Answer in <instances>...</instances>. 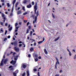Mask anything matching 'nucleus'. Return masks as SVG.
<instances>
[{
    "instance_id": "f257e3e1",
    "label": "nucleus",
    "mask_w": 76,
    "mask_h": 76,
    "mask_svg": "<svg viewBox=\"0 0 76 76\" xmlns=\"http://www.w3.org/2000/svg\"><path fill=\"white\" fill-rule=\"evenodd\" d=\"M34 13L36 14V16L34 18V20L33 21V23L34 24L35 22L37 23V17L39 16V13H38V10L37 12V3H36L35 5L34 6Z\"/></svg>"
},
{
    "instance_id": "f03ea898",
    "label": "nucleus",
    "mask_w": 76,
    "mask_h": 76,
    "mask_svg": "<svg viewBox=\"0 0 76 76\" xmlns=\"http://www.w3.org/2000/svg\"><path fill=\"white\" fill-rule=\"evenodd\" d=\"M17 57H18V56H17L16 57H15L14 58V60L15 61H13V60H12L10 62V63H11V64H12L13 65H14V64H15L16 63V60H17L18 59V58H17Z\"/></svg>"
},
{
    "instance_id": "7ed1b4c3",
    "label": "nucleus",
    "mask_w": 76,
    "mask_h": 76,
    "mask_svg": "<svg viewBox=\"0 0 76 76\" xmlns=\"http://www.w3.org/2000/svg\"><path fill=\"white\" fill-rule=\"evenodd\" d=\"M5 15L4 14L2 13V17L3 18V19L4 20V22H5V20H6V17H5Z\"/></svg>"
},
{
    "instance_id": "20e7f679",
    "label": "nucleus",
    "mask_w": 76,
    "mask_h": 76,
    "mask_svg": "<svg viewBox=\"0 0 76 76\" xmlns=\"http://www.w3.org/2000/svg\"><path fill=\"white\" fill-rule=\"evenodd\" d=\"M11 44L12 45H14V46H17V42L16 41H15V42H13L11 43Z\"/></svg>"
},
{
    "instance_id": "39448f33",
    "label": "nucleus",
    "mask_w": 76,
    "mask_h": 76,
    "mask_svg": "<svg viewBox=\"0 0 76 76\" xmlns=\"http://www.w3.org/2000/svg\"><path fill=\"white\" fill-rule=\"evenodd\" d=\"M14 50L17 52H19V48H17L16 47H15L14 48Z\"/></svg>"
},
{
    "instance_id": "423d86ee",
    "label": "nucleus",
    "mask_w": 76,
    "mask_h": 76,
    "mask_svg": "<svg viewBox=\"0 0 76 76\" xmlns=\"http://www.w3.org/2000/svg\"><path fill=\"white\" fill-rule=\"evenodd\" d=\"M55 58L57 61L56 62V65H57V64H60V63H59V62H58V58H57V57H55Z\"/></svg>"
},
{
    "instance_id": "0eeeda50",
    "label": "nucleus",
    "mask_w": 76,
    "mask_h": 76,
    "mask_svg": "<svg viewBox=\"0 0 76 76\" xmlns=\"http://www.w3.org/2000/svg\"><path fill=\"white\" fill-rule=\"evenodd\" d=\"M29 2V0H24L23 1V3H24V4H26V3H28V2Z\"/></svg>"
},
{
    "instance_id": "6e6552de",
    "label": "nucleus",
    "mask_w": 76,
    "mask_h": 76,
    "mask_svg": "<svg viewBox=\"0 0 76 76\" xmlns=\"http://www.w3.org/2000/svg\"><path fill=\"white\" fill-rule=\"evenodd\" d=\"M44 40H45V39H44V38H43V41H40L39 42H38V44H41V43H42V42H43V41H44Z\"/></svg>"
},
{
    "instance_id": "1a4fd4ad",
    "label": "nucleus",
    "mask_w": 76,
    "mask_h": 76,
    "mask_svg": "<svg viewBox=\"0 0 76 76\" xmlns=\"http://www.w3.org/2000/svg\"><path fill=\"white\" fill-rule=\"evenodd\" d=\"M4 60V59H2V61H1V62L0 63V66H3V61Z\"/></svg>"
},
{
    "instance_id": "9d476101",
    "label": "nucleus",
    "mask_w": 76,
    "mask_h": 76,
    "mask_svg": "<svg viewBox=\"0 0 76 76\" xmlns=\"http://www.w3.org/2000/svg\"><path fill=\"white\" fill-rule=\"evenodd\" d=\"M44 52L45 54H48V52L47 51L46 49H44Z\"/></svg>"
},
{
    "instance_id": "9b49d317",
    "label": "nucleus",
    "mask_w": 76,
    "mask_h": 76,
    "mask_svg": "<svg viewBox=\"0 0 76 76\" xmlns=\"http://www.w3.org/2000/svg\"><path fill=\"white\" fill-rule=\"evenodd\" d=\"M34 57H35V58H37L38 57V54H35L34 53V54L33 55Z\"/></svg>"
},
{
    "instance_id": "f8f14e48",
    "label": "nucleus",
    "mask_w": 76,
    "mask_h": 76,
    "mask_svg": "<svg viewBox=\"0 0 76 76\" xmlns=\"http://www.w3.org/2000/svg\"><path fill=\"white\" fill-rule=\"evenodd\" d=\"M32 7V5L31 4H29L27 6V8H31Z\"/></svg>"
},
{
    "instance_id": "ddd939ff",
    "label": "nucleus",
    "mask_w": 76,
    "mask_h": 76,
    "mask_svg": "<svg viewBox=\"0 0 76 76\" xmlns=\"http://www.w3.org/2000/svg\"><path fill=\"white\" fill-rule=\"evenodd\" d=\"M8 61V59H4V63H6Z\"/></svg>"
},
{
    "instance_id": "4468645a",
    "label": "nucleus",
    "mask_w": 76,
    "mask_h": 76,
    "mask_svg": "<svg viewBox=\"0 0 76 76\" xmlns=\"http://www.w3.org/2000/svg\"><path fill=\"white\" fill-rule=\"evenodd\" d=\"M27 73V76H29V71H26Z\"/></svg>"
},
{
    "instance_id": "2eb2a0df",
    "label": "nucleus",
    "mask_w": 76,
    "mask_h": 76,
    "mask_svg": "<svg viewBox=\"0 0 76 76\" xmlns=\"http://www.w3.org/2000/svg\"><path fill=\"white\" fill-rule=\"evenodd\" d=\"M21 13H22V12H21V11L20 10L18 11L17 12L18 15H19V14H21Z\"/></svg>"
},
{
    "instance_id": "dca6fc26",
    "label": "nucleus",
    "mask_w": 76,
    "mask_h": 76,
    "mask_svg": "<svg viewBox=\"0 0 76 76\" xmlns=\"http://www.w3.org/2000/svg\"><path fill=\"white\" fill-rule=\"evenodd\" d=\"M22 67L23 68H24V69H25V68L26 67V66L25 65L23 64L22 65Z\"/></svg>"
},
{
    "instance_id": "f3484780",
    "label": "nucleus",
    "mask_w": 76,
    "mask_h": 76,
    "mask_svg": "<svg viewBox=\"0 0 76 76\" xmlns=\"http://www.w3.org/2000/svg\"><path fill=\"white\" fill-rule=\"evenodd\" d=\"M15 2H16V0H14L12 2V4L13 6H14V4H15Z\"/></svg>"
},
{
    "instance_id": "a211bd4d",
    "label": "nucleus",
    "mask_w": 76,
    "mask_h": 76,
    "mask_svg": "<svg viewBox=\"0 0 76 76\" xmlns=\"http://www.w3.org/2000/svg\"><path fill=\"white\" fill-rule=\"evenodd\" d=\"M59 38H60L59 37H57L56 39H55L54 40L55 41H57L59 39Z\"/></svg>"
},
{
    "instance_id": "6ab92c4d",
    "label": "nucleus",
    "mask_w": 76,
    "mask_h": 76,
    "mask_svg": "<svg viewBox=\"0 0 76 76\" xmlns=\"http://www.w3.org/2000/svg\"><path fill=\"white\" fill-rule=\"evenodd\" d=\"M34 61L35 62H37L38 61V59L37 58H34Z\"/></svg>"
},
{
    "instance_id": "aec40b11",
    "label": "nucleus",
    "mask_w": 76,
    "mask_h": 76,
    "mask_svg": "<svg viewBox=\"0 0 76 76\" xmlns=\"http://www.w3.org/2000/svg\"><path fill=\"white\" fill-rule=\"evenodd\" d=\"M18 4H19V2H17V3H16V4L15 5V7H18Z\"/></svg>"
},
{
    "instance_id": "412c9836",
    "label": "nucleus",
    "mask_w": 76,
    "mask_h": 76,
    "mask_svg": "<svg viewBox=\"0 0 76 76\" xmlns=\"http://www.w3.org/2000/svg\"><path fill=\"white\" fill-rule=\"evenodd\" d=\"M30 51H33L34 50V48H31L30 49Z\"/></svg>"
},
{
    "instance_id": "4be33fe9",
    "label": "nucleus",
    "mask_w": 76,
    "mask_h": 76,
    "mask_svg": "<svg viewBox=\"0 0 76 76\" xmlns=\"http://www.w3.org/2000/svg\"><path fill=\"white\" fill-rule=\"evenodd\" d=\"M7 7H10V4H9V3H7Z\"/></svg>"
},
{
    "instance_id": "5701e85b",
    "label": "nucleus",
    "mask_w": 76,
    "mask_h": 76,
    "mask_svg": "<svg viewBox=\"0 0 76 76\" xmlns=\"http://www.w3.org/2000/svg\"><path fill=\"white\" fill-rule=\"evenodd\" d=\"M32 31H31L30 32V36H32Z\"/></svg>"
},
{
    "instance_id": "b1692460",
    "label": "nucleus",
    "mask_w": 76,
    "mask_h": 76,
    "mask_svg": "<svg viewBox=\"0 0 76 76\" xmlns=\"http://www.w3.org/2000/svg\"><path fill=\"white\" fill-rule=\"evenodd\" d=\"M26 14H28V12H26L23 13V15H26Z\"/></svg>"
},
{
    "instance_id": "393cba45",
    "label": "nucleus",
    "mask_w": 76,
    "mask_h": 76,
    "mask_svg": "<svg viewBox=\"0 0 76 76\" xmlns=\"http://www.w3.org/2000/svg\"><path fill=\"white\" fill-rule=\"evenodd\" d=\"M12 53H13V55H15L16 54V53H13V52H12V51H11L10 54H12Z\"/></svg>"
},
{
    "instance_id": "a878e982",
    "label": "nucleus",
    "mask_w": 76,
    "mask_h": 76,
    "mask_svg": "<svg viewBox=\"0 0 76 76\" xmlns=\"http://www.w3.org/2000/svg\"><path fill=\"white\" fill-rule=\"evenodd\" d=\"M12 29V27H11L9 29V31H11Z\"/></svg>"
},
{
    "instance_id": "bb28decb",
    "label": "nucleus",
    "mask_w": 76,
    "mask_h": 76,
    "mask_svg": "<svg viewBox=\"0 0 76 76\" xmlns=\"http://www.w3.org/2000/svg\"><path fill=\"white\" fill-rule=\"evenodd\" d=\"M13 75H14V76H16L17 73H15V72H13Z\"/></svg>"
},
{
    "instance_id": "cd10ccee",
    "label": "nucleus",
    "mask_w": 76,
    "mask_h": 76,
    "mask_svg": "<svg viewBox=\"0 0 76 76\" xmlns=\"http://www.w3.org/2000/svg\"><path fill=\"white\" fill-rule=\"evenodd\" d=\"M22 10L24 11H25V7H23L22 8Z\"/></svg>"
},
{
    "instance_id": "c85d7f7f",
    "label": "nucleus",
    "mask_w": 76,
    "mask_h": 76,
    "mask_svg": "<svg viewBox=\"0 0 76 76\" xmlns=\"http://www.w3.org/2000/svg\"><path fill=\"white\" fill-rule=\"evenodd\" d=\"M15 73H18L19 72V70H17L15 72Z\"/></svg>"
},
{
    "instance_id": "c756f323",
    "label": "nucleus",
    "mask_w": 76,
    "mask_h": 76,
    "mask_svg": "<svg viewBox=\"0 0 76 76\" xmlns=\"http://www.w3.org/2000/svg\"><path fill=\"white\" fill-rule=\"evenodd\" d=\"M31 17H32V18H33L34 19L35 17V15H31Z\"/></svg>"
},
{
    "instance_id": "7c9ffc66",
    "label": "nucleus",
    "mask_w": 76,
    "mask_h": 76,
    "mask_svg": "<svg viewBox=\"0 0 76 76\" xmlns=\"http://www.w3.org/2000/svg\"><path fill=\"white\" fill-rule=\"evenodd\" d=\"M29 29H27V30L26 32V34H28V33H29Z\"/></svg>"
},
{
    "instance_id": "2f4dec72",
    "label": "nucleus",
    "mask_w": 76,
    "mask_h": 76,
    "mask_svg": "<svg viewBox=\"0 0 76 76\" xmlns=\"http://www.w3.org/2000/svg\"><path fill=\"white\" fill-rule=\"evenodd\" d=\"M52 17L53 18H54H54H55V16H54V14H53V13H52Z\"/></svg>"
},
{
    "instance_id": "473e14b6",
    "label": "nucleus",
    "mask_w": 76,
    "mask_h": 76,
    "mask_svg": "<svg viewBox=\"0 0 76 76\" xmlns=\"http://www.w3.org/2000/svg\"><path fill=\"white\" fill-rule=\"evenodd\" d=\"M28 29H31V26H28Z\"/></svg>"
},
{
    "instance_id": "72a5a7b5",
    "label": "nucleus",
    "mask_w": 76,
    "mask_h": 76,
    "mask_svg": "<svg viewBox=\"0 0 76 76\" xmlns=\"http://www.w3.org/2000/svg\"><path fill=\"white\" fill-rule=\"evenodd\" d=\"M7 38H5L4 39V41H6V40H7Z\"/></svg>"
},
{
    "instance_id": "f704fd0d",
    "label": "nucleus",
    "mask_w": 76,
    "mask_h": 76,
    "mask_svg": "<svg viewBox=\"0 0 76 76\" xmlns=\"http://www.w3.org/2000/svg\"><path fill=\"white\" fill-rule=\"evenodd\" d=\"M25 76V73H24L22 75V76Z\"/></svg>"
},
{
    "instance_id": "c9c22d12",
    "label": "nucleus",
    "mask_w": 76,
    "mask_h": 76,
    "mask_svg": "<svg viewBox=\"0 0 76 76\" xmlns=\"http://www.w3.org/2000/svg\"><path fill=\"white\" fill-rule=\"evenodd\" d=\"M8 23H6L5 24V26H8Z\"/></svg>"
},
{
    "instance_id": "e433bc0d",
    "label": "nucleus",
    "mask_w": 76,
    "mask_h": 76,
    "mask_svg": "<svg viewBox=\"0 0 76 76\" xmlns=\"http://www.w3.org/2000/svg\"><path fill=\"white\" fill-rule=\"evenodd\" d=\"M18 23H16L15 24V26H18Z\"/></svg>"
},
{
    "instance_id": "4c0bfd02",
    "label": "nucleus",
    "mask_w": 76,
    "mask_h": 76,
    "mask_svg": "<svg viewBox=\"0 0 76 76\" xmlns=\"http://www.w3.org/2000/svg\"><path fill=\"white\" fill-rule=\"evenodd\" d=\"M19 28V27H16L15 28V29L17 30H18V28Z\"/></svg>"
},
{
    "instance_id": "58836bf2",
    "label": "nucleus",
    "mask_w": 76,
    "mask_h": 76,
    "mask_svg": "<svg viewBox=\"0 0 76 76\" xmlns=\"http://www.w3.org/2000/svg\"><path fill=\"white\" fill-rule=\"evenodd\" d=\"M0 25H2V26H3V22H1L0 23Z\"/></svg>"
},
{
    "instance_id": "ea45409f",
    "label": "nucleus",
    "mask_w": 76,
    "mask_h": 76,
    "mask_svg": "<svg viewBox=\"0 0 76 76\" xmlns=\"http://www.w3.org/2000/svg\"><path fill=\"white\" fill-rule=\"evenodd\" d=\"M38 76H40V75H39V72H38L37 73Z\"/></svg>"
},
{
    "instance_id": "a19ab883",
    "label": "nucleus",
    "mask_w": 76,
    "mask_h": 76,
    "mask_svg": "<svg viewBox=\"0 0 76 76\" xmlns=\"http://www.w3.org/2000/svg\"><path fill=\"white\" fill-rule=\"evenodd\" d=\"M33 70H34V72H36L37 71V69H34Z\"/></svg>"
},
{
    "instance_id": "79ce46f5",
    "label": "nucleus",
    "mask_w": 76,
    "mask_h": 76,
    "mask_svg": "<svg viewBox=\"0 0 76 76\" xmlns=\"http://www.w3.org/2000/svg\"><path fill=\"white\" fill-rule=\"evenodd\" d=\"M32 5L34 6V1L32 2Z\"/></svg>"
},
{
    "instance_id": "37998d69",
    "label": "nucleus",
    "mask_w": 76,
    "mask_h": 76,
    "mask_svg": "<svg viewBox=\"0 0 76 76\" xmlns=\"http://www.w3.org/2000/svg\"><path fill=\"white\" fill-rule=\"evenodd\" d=\"M24 23H26V22H27V20H24Z\"/></svg>"
},
{
    "instance_id": "c03bdc74",
    "label": "nucleus",
    "mask_w": 76,
    "mask_h": 76,
    "mask_svg": "<svg viewBox=\"0 0 76 76\" xmlns=\"http://www.w3.org/2000/svg\"><path fill=\"white\" fill-rule=\"evenodd\" d=\"M13 16V13H11L10 14V16Z\"/></svg>"
},
{
    "instance_id": "a18cd8bd",
    "label": "nucleus",
    "mask_w": 76,
    "mask_h": 76,
    "mask_svg": "<svg viewBox=\"0 0 76 76\" xmlns=\"http://www.w3.org/2000/svg\"><path fill=\"white\" fill-rule=\"evenodd\" d=\"M69 55L70 56H72V54H71V53H70V52H69Z\"/></svg>"
},
{
    "instance_id": "49530a36",
    "label": "nucleus",
    "mask_w": 76,
    "mask_h": 76,
    "mask_svg": "<svg viewBox=\"0 0 76 76\" xmlns=\"http://www.w3.org/2000/svg\"><path fill=\"white\" fill-rule=\"evenodd\" d=\"M7 30L6 31L5 33V35H6V34H7Z\"/></svg>"
},
{
    "instance_id": "de8ad7c7",
    "label": "nucleus",
    "mask_w": 76,
    "mask_h": 76,
    "mask_svg": "<svg viewBox=\"0 0 76 76\" xmlns=\"http://www.w3.org/2000/svg\"><path fill=\"white\" fill-rule=\"evenodd\" d=\"M28 57H31V55L28 54Z\"/></svg>"
},
{
    "instance_id": "09e8293b",
    "label": "nucleus",
    "mask_w": 76,
    "mask_h": 76,
    "mask_svg": "<svg viewBox=\"0 0 76 76\" xmlns=\"http://www.w3.org/2000/svg\"><path fill=\"white\" fill-rule=\"evenodd\" d=\"M10 70H12L13 71V68H12L11 69H10Z\"/></svg>"
},
{
    "instance_id": "8fccbe9b",
    "label": "nucleus",
    "mask_w": 76,
    "mask_h": 76,
    "mask_svg": "<svg viewBox=\"0 0 76 76\" xmlns=\"http://www.w3.org/2000/svg\"><path fill=\"white\" fill-rule=\"evenodd\" d=\"M38 58L39 59H41L42 58H41V56H39V57H38Z\"/></svg>"
},
{
    "instance_id": "3c124183",
    "label": "nucleus",
    "mask_w": 76,
    "mask_h": 76,
    "mask_svg": "<svg viewBox=\"0 0 76 76\" xmlns=\"http://www.w3.org/2000/svg\"><path fill=\"white\" fill-rule=\"evenodd\" d=\"M36 42H35L34 43V46H35V45H36Z\"/></svg>"
},
{
    "instance_id": "603ef678",
    "label": "nucleus",
    "mask_w": 76,
    "mask_h": 76,
    "mask_svg": "<svg viewBox=\"0 0 76 76\" xmlns=\"http://www.w3.org/2000/svg\"><path fill=\"white\" fill-rule=\"evenodd\" d=\"M74 59H75V58H76V55H75V56H74Z\"/></svg>"
},
{
    "instance_id": "864d4df0",
    "label": "nucleus",
    "mask_w": 76,
    "mask_h": 76,
    "mask_svg": "<svg viewBox=\"0 0 76 76\" xmlns=\"http://www.w3.org/2000/svg\"><path fill=\"white\" fill-rule=\"evenodd\" d=\"M29 22H28L27 23V26H28V25H29Z\"/></svg>"
},
{
    "instance_id": "5fc2aeb1",
    "label": "nucleus",
    "mask_w": 76,
    "mask_h": 76,
    "mask_svg": "<svg viewBox=\"0 0 76 76\" xmlns=\"http://www.w3.org/2000/svg\"><path fill=\"white\" fill-rule=\"evenodd\" d=\"M12 66H9V68H12Z\"/></svg>"
},
{
    "instance_id": "6e6d98bb",
    "label": "nucleus",
    "mask_w": 76,
    "mask_h": 76,
    "mask_svg": "<svg viewBox=\"0 0 76 76\" xmlns=\"http://www.w3.org/2000/svg\"><path fill=\"white\" fill-rule=\"evenodd\" d=\"M1 32H3V28H1Z\"/></svg>"
},
{
    "instance_id": "4d7b16f0",
    "label": "nucleus",
    "mask_w": 76,
    "mask_h": 76,
    "mask_svg": "<svg viewBox=\"0 0 76 76\" xmlns=\"http://www.w3.org/2000/svg\"><path fill=\"white\" fill-rule=\"evenodd\" d=\"M55 76H59V74H56L55 75Z\"/></svg>"
},
{
    "instance_id": "13d9d810",
    "label": "nucleus",
    "mask_w": 76,
    "mask_h": 76,
    "mask_svg": "<svg viewBox=\"0 0 76 76\" xmlns=\"http://www.w3.org/2000/svg\"><path fill=\"white\" fill-rule=\"evenodd\" d=\"M19 47H21L22 46V44H20L19 45Z\"/></svg>"
},
{
    "instance_id": "bf43d9fd",
    "label": "nucleus",
    "mask_w": 76,
    "mask_h": 76,
    "mask_svg": "<svg viewBox=\"0 0 76 76\" xmlns=\"http://www.w3.org/2000/svg\"><path fill=\"white\" fill-rule=\"evenodd\" d=\"M48 21L49 23H51V21H50V20H48Z\"/></svg>"
},
{
    "instance_id": "052dcab7",
    "label": "nucleus",
    "mask_w": 76,
    "mask_h": 76,
    "mask_svg": "<svg viewBox=\"0 0 76 76\" xmlns=\"http://www.w3.org/2000/svg\"><path fill=\"white\" fill-rule=\"evenodd\" d=\"M22 24V23L21 22H20L19 23V25H21Z\"/></svg>"
},
{
    "instance_id": "680f3d73",
    "label": "nucleus",
    "mask_w": 76,
    "mask_h": 76,
    "mask_svg": "<svg viewBox=\"0 0 76 76\" xmlns=\"http://www.w3.org/2000/svg\"><path fill=\"white\" fill-rule=\"evenodd\" d=\"M10 25L9 24L8 25V28H10Z\"/></svg>"
},
{
    "instance_id": "e2e57ef3",
    "label": "nucleus",
    "mask_w": 76,
    "mask_h": 76,
    "mask_svg": "<svg viewBox=\"0 0 76 76\" xmlns=\"http://www.w3.org/2000/svg\"><path fill=\"white\" fill-rule=\"evenodd\" d=\"M10 38V36H8V38Z\"/></svg>"
},
{
    "instance_id": "0e129e2a",
    "label": "nucleus",
    "mask_w": 76,
    "mask_h": 76,
    "mask_svg": "<svg viewBox=\"0 0 76 76\" xmlns=\"http://www.w3.org/2000/svg\"><path fill=\"white\" fill-rule=\"evenodd\" d=\"M55 69H57V65H55Z\"/></svg>"
},
{
    "instance_id": "69168bd1",
    "label": "nucleus",
    "mask_w": 76,
    "mask_h": 76,
    "mask_svg": "<svg viewBox=\"0 0 76 76\" xmlns=\"http://www.w3.org/2000/svg\"><path fill=\"white\" fill-rule=\"evenodd\" d=\"M2 6H4L5 4H4V3H2Z\"/></svg>"
},
{
    "instance_id": "338daca9",
    "label": "nucleus",
    "mask_w": 76,
    "mask_h": 76,
    "mask_svg": "<svg viewBox=\"0 0 76 76\" xmlns=\"http://www.w3.org/2000/svg\"><path fill=\"white\" fill-rule=\"evenodd\" d=\"M1 2H4V0H1Z\"/></svg>"
},
{
    "instance_id": "774afa93",
    "label": "nucleus",
    "mask_w": 76,
    "mask_h": 76,
    "mask_svg": "<svg viewBox=\"0 0 76 76\" xmlns=\"http://www.w3.org/2000/svg\"><path fill=\"white\" fill-rule=\"evenodd\" d=\"M19 44H21L22 43V42L20 41L19 42Z\"/></svg>"
}]
</instances>
